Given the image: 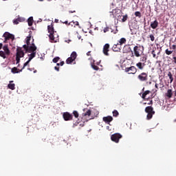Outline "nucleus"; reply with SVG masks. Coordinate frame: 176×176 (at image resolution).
I'll return each instance as SVG.
<instances>
[{"instance_id": "nucleus-30", "label": "nucleus", "mask_w": 176, "mask_h": 176, "mask_svg": "<svg viewBox=\"0 0 176 176\" xmlns=\"http://www.w3.org/2000/svg\"><path fill=\"white\" fill-rule=\"evenodd\" d=\"M146 60H148V58L146 57V56H142L140 58V63L145 64V63H146Z\"/></svg>"}, {"instance_id": "nucleus-3", "label": "nucleus", "mask_w": 176, "mask_h": 176, "mask_svg": "<svg viewBox=\"0 0 176 176\" xmlns=\"http://www.w3.org/2000/svg\"><path fill=\"white\" fill-rule=\"evenodd\" d=\"M133 52L135 57H141L144 54V46L136 45L133 47Z\"/></svg>"}, {"instance_id": "nucleus-17", "label": "nucleus", "mask_w": 176, "mask_h": 176, "mask_svg": "<svg viewBox=\"0 0 176 176\" xmlns=\"http://www.w3.org/2000/svg\"><path fill=\"white\" fill-rule=\"evenodd\" d=\"M150 26L151 27V28H153V30H156V28H157V27L159 26V22L157 21V20H155L151 23Z\"/></svg>"}, {"instance_id": "nucleus-24", "label": "nucleus", "mask_w": 176, "mask_h": 176, "mask_svg": "<svg viewBox=\"0 0 176 176\" xmlns=\"http://www.w3.org/2000/svg\"><path fill=\"white\" fill-rule=\"evenodd\" d=\"M168 76L170 79V83H173L174 80V77H173V73H171V72H168Z\"/></svg>"}, {"instance_id": "nucleus-33", "label": "nucleus", "mask_w": 176, "mask_h": 176, "mask_svg": "<svg viewBox=\"0 0 176 176\" xmlns=\"http://www.w3.org/2000/svg\"><path fill=\"white\" fill-rule=\"evenodd\" d=\"M127 19H129V16L127 14L124 15L122 19V22L124 23L126 21H127Z\"/></svg>"}, {"instance_id": "nucleus-48", "label": "nucleus", "mask_w": 176, "mask_h": 176, "mask_svg": "<svg viewBox=\"0 0 176 176\" xmlns=\"http://www.w3.org/2000/svg\"><path fill=\"white\" fill-rule=\"evenodd\" d=\"M153 104V100H150V102L148 103V105H152Z\"/></svg>"}, {"instance_id": "nucleus-41", "label": "nucleus", "mask_w": 176, "mask_h": 176, "mask_svg": "<svg viewBox=\"0 0 176 176\" xmlns=\"http://www.w3.org/2000/svg\"><path fill=\"white\" fill-rule=\"evenodd\" d=\"M91 67H92L93 69H94L95 71H98V69H100V68L98 67V66L94 64H92Z\"/></svg>"}, {"instance_id": "nucleus-34", "label": "nucleus", "mask_w": 176, "mask_h": 176, "mask_svg": "<svg viewBox=\"0 0 176 176\" xmlns=\"http://www.w3.org/2000/svg\"><path fill=\"white\" fill-rule=\"evenodd\" d=\"M0 57L6 58V53H5L3 51H0Z\"/></svg>"}, {"instance_id": "nucleus-20", "label": "nucleus", "mask_w": 176, "mask_h": 176, "mask_svg": "<svg viewBox=\"0 0 176 176\" xmlns=\"http://www.w3.org/2000/svg\"><path fill=\"white\" fill-rule=\"evenodd\" d=\"M166 98L170 99L173 97V89H168L165 94Z\"/></svg>"}, {"instance_id": "nucleus-4", "label": "nucleus", "mask_w": 176, "mask_h": 176, "mask_svg": "<svg viewBox=\"0 0 176 176\" xmlns=\"http://www.w3.org/2000/svg\"><path fill=\"white\" fill-rule=\"evenodd\" d=\"M23 49L25 50L26 53H34L36 52V46L34 43L32 44L27 45H23Z\"/></svg>"}, {"instance_id": "nucleus-45", "label": "nucleus", "mask_w": 176, "mask_h": 176, "mask_svg": "<svg viewBox=\"0 0 176 176\" xmlns=\"http://www.w3.org/2000/svg\"><path fill=\"white\" fill-rule=\"evenodd\" d=\"M151 54H153V57L154 58H156V54H155V51H152Z\"/></svg>"}, {"instance_id": "nucleus-35", "label": "nucleus", "mask_w": 176, "mask_h": 176, "mask_svg": "<svg viewBox=\"0 0 176 176\" xmlns=\"http://www.w3.org/2000/svg\"><path fill=\"white\" fill-rule=\"evenodd\" d=\"M73 115H74V118H76V119H78V118H79V113H78L77 111H74Z\"/></svg>"}, {"instance_id": "nucleus-6", "label": "nucleus", "mask_w": 176, "mask_h": 176, "mask_svg": "<svg viewBox=\"0 0 176 176\" xmlns=\"http://www.w3.org/2000/svg\"><path fill=\"white\" fill-rule=\"evenodd\" d=\"M137 71L138 70L135 66L126 67L124 69V72H126V74H129V75H135V74H137Z\"/></svg>"}, {"instance_id": "nucleus-56", "label": "nucleus", "mask_w": 176, "mask_h": 176, "mask_svg": "<svg viewBox=\"0 0 176 176\" xmlns=\"http://www.w3.org/2000/svg\"><path fill=\"white\" fill-rule=\"evenodd\" d=\"M55 22H56V23H58V19H56V20H55Z\"/></svg>"}, {"instance_id": "nucleus-2", "label": "nucleus", "mask_w": 176, "mask_h": 176, "mask_svg": "<svg viewBox=\"0 0 176 176\" xmlns=\"http://www.w3.org/2000/svg\"><path fill=\"white\" fill-rule=\"evenodd\" d=\"M83 113L82 114L81 118L82 119V122H89L91 118H90V116L91 115V111L89 109H84Z\"/></svg>"}, {"instance_id": "nucleus-29", "label": "nucleus", "mask_w": 176, "mask_h": 176, "mask_svg": "<svg viewBox=\"0 0 176 176\" xmlns=\"http://www.w3.org/2000/svg\"><path fill=\"white\" fill-rule=\"evenodd\" d=\"M28 56H29V61H31V60H32V58H34L35 56H36V52H32Z\"/></svg>"}, {"instance_id": "nucleus-60", "label": "nucleus", "mask_w": 176, "mask_h": 176, "mask_svg": "<svg viewBox=\"0 0 176 176\" xmlns=\"http://www.w3.org/2000/svg\"><path fill=\"white\" fill-rule=\"evenodd\" d=\"M13 82V81H10V83Z\"/></svg>"}, {"instance_id": "nucleus-27", "label": "nucleus", "mask_w": 176, "mask_h": 176, "mask_svg": "<svg viewBox=\"0 0 176 176\" xmlns=\"http://www.w3.org/2000/svg\"><path fill=\"white\" fill-rule=\"evenodd\" d=\"M68 25H71L72 27H75L76 25H79V22L73 21L69 23Z\"/></svg>"}, {"instance_id": "nucleus-42", "label": "nucleus", "mask_w": 176, "mask_h": 176, "mask_svg": "<svg viewBox=\"0 0 176 176\" xmlns=\"http://www.w3.org/2000/svg\"><path fill=\"white\" fill-rule=\"evenodd\" d=\"M30 61H31V60H30V59H28V60L26 63H24L23 67V68H22V70H23L24 68H25V67H27V65H28V64H30Z\"/></svg>"}, {"instance_id": "nucleus-9", "label": "nucleus", "mask_w": 176, "mask_h": 176, "mask_svg": "<svg viewBox=\"0 0 176 176\" xmlns=\"http://www.w3.org/2000/svg\"><path fill=\"white\" fill-rule=\"evenodd\" d=\"M3 38H4V43H6L8 41L14 39V35L9 33L8 32H6L3 35Z\"/></svg>"}, {"instance_id": "nucleus-31", "label": "nucleus", "mask_w": 176, "mask_h": 176, "mask_svg": "<svg viewBox=\"0 0 176 176\" xmlns=\"http://www.w3.org/2000/svg\"><path fill=\"white\" fill-rule=\"evenodd\" d=\"M153 115H155V113H147L146 118L148 120H151L152 118H153Z\"/></svg>"}, {"instance_id": "nucleus-10", "label": "nucleus", "mask_w": 176, "mask_h": 176, "mask_svg": "<svg viewBox=\"0 0 176 176\" xmlns=\"http://www.w3.org/2000/svg\"><path fill=\"white\" fill-rule=\"evenodd\" d=\"M120 13H122V10H120V9H113L112 11L110 12V16H113V19H116V17H118Z\"/></svg>"}, {"instance_id": "nucleus-61", "label": "nucleus", "mask_w": 176, "mask_h": 176, "mask_svg": "<svg viewBox=\"0 0 176 176\" xmlns=\"http://www.w3.org/2000/svg\"><path fill=\"white\" fill-rule=\"evenodd\" d=\"M28 69H30V71H31V69L29 68Z\"/></svg>"}, {"instance_id": "nucleus-63", "label": "nucleus", "mask_w": 176, "mask_h": 176, "mask_svg": "<svg viewBox=\"0 0 176 176\" xmlns=\"http://www.w3.org/2000/svg\"><path fill=\"white\" fill-rule=\"evenodd\" d=\"M144 104H146V103L145 102V103H144Z\"/></svg>"}, {"instance_id": "nucleus-52", "label": "nucleus", "mask_w": 176, "mask_h": 176, "mask_svg": "<svg viewBox=\"0 0 176 176\" xmlns=\"http://www.w3.org/2000/svg\"><path fill=\"white\" fill-rule=\"evenodd\" d=\"M3 47V44L0 43V50H1V49H2Z\"/></svg>"}, {"instance_id": "nucleus-58", "label": "nucleus", "mask_w": 176, "mask_h": 176, "mask_svg": "<svg viewBox=\"0 0 176 176\" xmlns=\"http://www.w3.org/2000/svg\"><path fill=\"white\" fill-rule=\"evenodd\" d=\"M36 70H34V74H36Z\"/></svg>"}, {"instance_id": "nucleus-18", "label": "nucleus", "mask_w": 176, "mask_h": 176, "mask_svg": "<svg viewBox=\"0 0 176 176\" xmlns=\"http://www.w3.org/2000/svg\"><path fill=\"white\" fill-rule=\"evenodd\" d=\"M120 45L117 43V44H114L112 47L113 52H120Z\"/></svg>"}, {"instance_id": "nucleus-11", "label": "nucleus", "mask_w": 176, "mask_h": 176, "mask_svg": "<svg viewBox=\"0 0 176 176\" xmlns=\"http://www.w3.org/2000/svg\"><path fill=\"white\" fill-rule=\"evenodd\" d=\"M63 118L65 122H68L69 120H72L74 119V116L72 114L68 113V112H65L63 114Z\"/></svg>"}, {"instance_id": "nucleus-57", "label": "nucleus", "mask_w": 176, "mask_h": 176, "mask_svg": "<svg viewBox=\"0 0 176 176\" xmlns=\"http://www.w3.org/2000/svg\"><path fill=\"white\" fill-rule=\"evenodd\" d=\"M175 97H176V90L175 91Z\"/></svg>"}, {"instance_id": "nucleus-13", "label": "nucleus", "mask_w": 176, "mask_h": 176, "mask_svg": "<svg viewBox=\"0 0 176 176\" xmlns=\"http://www.w3.org/2000/svg\"><path fill=\"white\" fill-rule=\"evenodd\" d=\"M108 52H109V44L106 43L103 47V54L104 56H109Z\"/></svg>"}, {"instance_id": "nucleus-50", "label": "nucleus", "mask_w": 176, "mask_h": 176, "mask_svg": "<svg viewBox=\"0 0 176 176\" xmlns=\"http://www.w3.org/2000/svg\"><path fill=\"white\" fill-rule=\"evenodd\" d=\"M155 89H159V85L157 83H155Z\"/></svg>"}, {"instance_id": "nucleus-7", "label": "nucleus", "mask_w": 176, "mask_h": 176, "mask_svg": "<svg viewBox=\"0 0 176 176\" xmlns=\"http://www.w3.org/2000/svg\"><path fill=\"white\" fill-rule=\"evenodd\" d=\"M76 57H78V54H76V52H73L71 54L70 57H69L66 60V63L67 64H72L74 63V61H75V60H76Z\"/></svg>"}, {"instance_id": "nucleus-49", "label": "nucleus", "mask_w": 176, "mask_h": 176, "mask_svg": "<svg viewBox=\"0 0 176 176\" xmlns=\"http://www.w3.org/2000/svg\"><path fill=\"white\" fill-rule=\"evenodd\" d=\"M111 9H113V8H115V4L113 3L111 4Z\"/></svg>"}, {"instance_id": "nucleus-37", "label": "nucleus", "mask_w": 176, "mask_h": 176, "mask_svg": "<svg viewBox=\"0 0 176 176\" xmlns=\"http://www.w3.org/2000/svg\"><path fill=\"white\" fill-rule=\"evenodd\" d=\"M135 17H139V19H141V12L140 11H136L135 12Z\"/></svg>"}, {"instance_id": "nucleus-19", "label": "nucleus", "mask_w": 176, "mask_h": 176, "mask_svg": "<svg viewBox=\"0 0 176 176\" xmlns=\"http://www.w3.org/2000/svg\"><path fill=\"white\" fill-rule=\"evenodd\" d=\"M146 113H155V111H153V107L152 106H148L145 108Z\"/></svg>"}, {"instance_id": "nucleus-23", "label": "nucleus", "mask_w": 176, "mask_h": 176, "mask_svg": "<svg viewBox=\"0 0 176 176\" xmlns=\"http://www.w3.org/2000/svg\"><path fill=\"white\" fill-rule=\"evenodd\" d=\"M28 25L30 27H31V25H32V24H34V18L32 16H30L28 19Z\"/></svg>"}, {"instance_id": "nucleus-43", "label": "nucleus", "mask_w": 176, "mask_h": 176, "mask_svg": "<svg viewBox=\"0 0 176 176\" xmlns=\"http://www.w3.org/2000/svg\"><path fill=\"white\" fill-rule=\"evenodd\" d=\"M149 38H150L151 42H153L155 41V36L153 34H150Z\"/></svg>"}, {"instance_id": "nucleus-39", "label": "nucleus", "mask_w": 176, "mask_h": 176, "mask_svg": "<svg viewBox=\"0 0 176 176\" xmlns=\"http://www.w3.org/2000/svg\"><path fill=\"white\" fill-rule=\"evenodd\" d=\"M113 116H114L115 118L119 116V112L117 110H114L113 111Z\"/></svg>"}, {"instance_id": "nucleus-14", "label": "nucleus", "mask_w": 176, "mask_h": 176, "mask_svg": "<svg viewBox=\"0 0 176 176\" xmlns=\"http://www.w3.org/2000/svg\"><path fill=\"white\" fill-rule=\"evenodd\" d=\"M102 120L104 122V123L109 124V123L113 120V118H112L111 116H108L107 117H103Z\"/></svg>"}, {"instance_id": "nucleus-40", "label": "nucleus", "mask_w": 176, "mask_h": 176, "mask_svg": "<svg viewBox=\"0 0 176 176\" xmlns=\"http://www.w3.org/2000/svg\"><path fill=\"white\" fill-rule=\"evenodd\" d=\"M21 19L18 18V19H14V20L13 21V23H14V24L17 25V24H19V21H21Z\"/></svg>"}, {"instance_id": "nucleus-62", "label": "nucleus", "mask_w": 176, "mask_h": 176, "mask_svg": "<svg viewBox=\"0 0 176 176\" xmlns=\"http://www.w3.org/2000/svg\"><path fill=\"white\" fill-rule=\"evenodd\" d=\"M146 100H149V98H147Z\"/></svg>"}, {"instance_id": "nucleus-26", "label": "nucleus", "mask_w": 176, "mask_h": 176, "mask_svg": "<svg viewBox=\"0 0 176 176\" xmlns=\"http://www.w3.org/2000/svg\"><path fill=\"white\" fill-rule=\"evenodd\" d=\"M25 41L26 46L31 45V43H30V41H31V34H29V36L26 37Z\"/></svg>"}, {"instance_id": "nucleus-21", "label": "nucleus", "mask_w": 176, "mask_h": 176, "mask_svg": "<svg viewBox=\"0 0 176 176\" xmlns=\"http://www.w3.org/2000/svg\"><path fill=\"white\" fill-rule=\"evenodd\" d=\"M3 50H4V52L7 56H9L10 54V50H9V47L8 45H5L3 47Z\"/></svg>"}, {"instance_id": "nucleus-44", "label": "nucleus", "mask_w": 176, "mask_h": 176, "mask_svg": "<svg viewBox=\"0 0 176 176\" xmlns=\"http://www.w3.org/2000/svg\"><path fill=\"white\" fill-rule=\"evenodd\" d=\"M64 64H65V63H64V61H61L60 63H57L56 64V65L58 66V67H63V65H64Z\"/></svg>"}, {"instance_id": "nucleus-51", "label": "nucleus", "mask_w": 176, "mask_h": 176, "mask_svg": "<svg viewBox=\"0 0 176 176\" xmlns=\"http://www.w3.org/2000/svg\"><path fill=\"white\" fill-rule=\"evenodd\" d=\"M63 24H66V25H68V24H69V23H68V21H65V22H63Z\"/></svg>"}, {"instance_id": "nucleus-47", "label": "nucleus", "mask_w": 176, "mask_h": 176, "mask_svg": "<svg viewBox=\"0 0 176 176\" xmlns=\"http://www.w3.org/2000/svg\"><path fill=\"white\" fill-rule=\"evenodd\" d=\"M54 69L56 70V71H60V67H57V66H55L54 67Z\"/></svg>"}, {"instance_id": "nucleus-59", "label": "nucleus", "mask_w": 176, "mask_h": 176, "mask_svg": "<svg viewBox=\"0 0 176 176\" xmlns=\"http://www.w3.org/2000/svg\"><path fill=\"white\" fill-rule=\"evenodd\" d=\"M38 1H40L41 2H42V1H43V0H38Z\"/></svg>"}, {"instance_id": "nucleus-1", "label": "nucleus", "mask_w": 176, "mask_h": 176, "mask_svg": "<svg viewBox=\"0 0 176 176\" xmlns=\"http://www.w3.org/2000/svg\"><path fill=\"white\" fill-rule=\"evenodd\" d=\"M47 30L50 34L49 38L51 42L56 43V42H57V39H56V37L54 36V28L53 27V23L47 26Z\"/></svg>"}, {"instance_id": "nucleus-53", "label": "nucleus", "mask_w": 176, "mask_h": 176, "mask_svg": "<svg viewBox=\"0 0 176 176\" xmlns=\"http://www.w3.org/2000/svg\"><path fill=\"white\" fill-rule=\"evenodd\" d=\"M173 61H174L175 64H176V57L175 56L173 57Z\"/></svg>"}, {"instance_id": "nucleus-55", "label": "nucleus", "mask_w": 176, "mask_h": 176, "mask_svg": "<svg viewBox=\"0 0 176 176\" xmlns=\"http://www.w3.org/2000/svg\"><path fill=\"white\" fill-rule=\"evenodd\" d=\"M69 13H75V11H69Z\"/></svg>"}, {"instance_id": "nucleus-64", "label": "nucleus", "mask_w": 176, "mask_h": 176, "mask_svg": "<svg viewBox=\"0 0 176 176\" xmlns=\"http://www.w3.org/2000/svg\"><path fill=\"white\" fill-rule=\"evenodd\" d=\"M175 122H176V119L175 120Z\"/></svg>"}, {"instance_id": "nucleus-46", "label": "nucleus", "mask_w": 176, "mask_h": 176, "mask_svg": "<svg viewBox=\"0 0 176 176\" xmlns=\"http://www.w3.org/2000/svg\"><path fill=\"white\" fill-rule=\"evenodd\" d=\"M170 49H173V50H175L176 45H172V47H170Z\"/></svg>"}, {"instance_id": "nucleus-25", "label": "nucleus", "mask_w": 176, "mask_h": 176, "mask_svg": "<svg viewBox=\"0 0 176 176\" xmlns=\"http://www.w3.org/2000/svg\"><path fill=\"white\" fill-rule=\"evenodd\" d=\"M126 40L125 38H121L118 43H119L120 46H122V45H124V43H126Z\"/></svg>"}, {"instance_id": "nucleus-22", "label": "nucleus", "mask_w": 176, "mask_h": 176, "mask_svg": "<svg viewBox=\"0 0 176 176\" xmlns=\"http://www.w3.org/2000/svg\"><path fill=\"white\" fill-rule=\"evenodd\" d=\"M22 69L21 70H19V69H17V67H14L11 69V72L12 74H20V72H22Z\"/></svg>"}, {"instance_id": "nucleus-54", "label": "nucleus", "mask_w": 176, "mask_h": 176, "mask_svg": "<svg viewBox=\"0 0 176 176\" xmlns=\"http://www.w3.org/2000/svg\"><path fill=\"white\" fill-rule=\"evenodd\" d=\"M91 53V51H89L87 53V56H90V54Z\"/></svg>"}, {"instance_id": "nucleus-28", "label": "nucleus", "mask_w": 176, "mask_h": 176, "mask_svg": "<svg viewBox=\"0 0 176 176\" xmlns=\"http://www.w3.org/2000/svg\"><path fill=\"white\" fill-rule=\"evenodd\" d=\"M149 93H151V91H149V90L145 91L142 94V98H143V100H145V97H146V96H148V94H149Z\"/></svg>"}, {"instance_id": "nucleus-15", "label": "nucleus", "mask_w": 176, "mask_h": 176, "mask_svg": "<svg viewBox=\"0 0 176 176\" xmlns=\"http://www.w3.org/2000/svg\"><path fill=\"white\" fill-rule=\"evenodd\" d=\"M109 30H111V32H113V34H118V29H116V30H113L111 28H109V27H106L103 29V32L107 33V32H109Z\"/></svg>"}, {"instance_id": "nucleus-38", "label": "nucleus", "mask_w": 176, "mask_h": 176, "mask_svg": "<svg viewBox=\"0 0 176 176\" xmlns=\"http://www.w3.org/2000/svg\"><path fill=\"white\" fill-rule=\"evenodd\" d=\"M173 52L174 51L168 50V49H166L165 50V53L166 54H167V56H170V54H173Z\"/></svg>"}, {"instance_id": "nucleus-36", "label": "nucleus", "mask_w": 176, "mask_h": 176, "mask_svg": "<svg viewBox=\"0 0 176 176\" xmlns=\"http://www.w3.org/2000/svg\"><path fill=\"white\" fill-rule=\"evenodd\" d=\"M59 60H60V57L56 56L53 58L52 61H53V63H54L56 64V63H58Z\"/></svg>"}, {"instance_id": "nucleus-8", "label": "nucleus", "mask_w": 176, "mask_h": 176, "mask_svg": "<svg viewBox=\"0 0 176 176\" xmlns=\"http://www.w3.org/2000/svg\"><path fill=\"white\" fill-rule=\"evenodd\" d=\"M138 79L140 82H148V73L142 72L138 76Z\"/></svg>"}, {"instance_id": "nucleus-16", "label": "nucleus", "mask_w": 176, "mask_h": 176, "mask_svg": "<svg viewBox=\"0 0 176 176\" xmlns=\"http://www.w3.org/2000/svg\"><path fill=\"white\" fill-rule=\"evenodd\" d=\"M145 65H146V64L142 63V62H139V63H136V67L140 71H142L144 69V68H145Z\"/></svg>"}, {"instance_id": "nucleus-5", "label": "nucleus", "mask_w": 176, "mask_h": 176, "mask_svg": "<svg viewBox=\"0 0 176 176\" xmlns=\"http://www.w3.org/2000/svg\"><path fill=\"white\" fill-rule=\"evenodd\" d=\"M24 51H23V48L18 47L16 49V64H19L20 63V58H22V57H24Z\"/></svg>"}, {"instance_id": "nucleus-12", "label": "nucleus", "mask_w": 176, "mask_h": 176, "mask_svg": "<svg viewBox=\"0 0 176 176\" xmlns=\"http://www.w3.org/2000/svg\"><path fill=\"white\" fill-rule=\"evenodd\" d=\"M120 138H122V135H120V133H114L111 137V141L116 143L119 142Z\"/></svg>"}, {"instance_id": "nucleus-32", "label": "nucleus", "mask_w": 176, "mask_h": 176, "mask_svg": "<svg viewBox=\"0 0 176 176\" xmlns=\"http://www.w3.org/2000/svg\"><path fill=\"white\" fill-rule=\"evenodd\" d=\"M14 84L10 83L8 85V89H10V90H14L16 89Z\"/></svg>"}]
</instances>
